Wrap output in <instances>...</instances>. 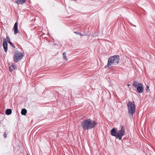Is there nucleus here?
<instances>
[{
  "mask_svg": "<svg viewBox=\"0 0 155 155\" xmlns=\"http://www.w3.org/2000/svg\"><path fill=\"white\" fill-rule=\"evenodd\" d=\"M97 123L90 118L84 120L81 122V126L84 130H89L95 127Z\"/></svg>",
  "mask_w": 155,
  "mask_h": 155,
  "instance_id": "obj_1",
  "label": "nucleus"
},
{
  "mask_svg": "<svg viewBox=\"0 0 155 155\" xmlns=\"http://www.w3.org/2000/svg\"><path fill=\"white\" fill-rule=\"evenodd\" d=\"M125 128L123 125L120 130H118L117 128H113L110 131L111 136L115 137L119 140L122 139V137L125 134Z\"/></svg>",
  "mask_w": 155,
  "mask_h": 155,
  "instance_id": "obj_2",
  "label": "nucleus"
},
{
  "mask_svg": "<svg viewBox=\"0 0 155 155\" xmlns=\"http://www.w3.org/2000/svg\"><path fill=\"white\" fill-rule=\"evenodd\" d=\"M120 60V57L118 55H114L110 57L108 59L107 66L109 67L112 65H117Z\"/></svg>",
  "mask_w": 155,
  "mask_h": 155,
  "instance_id": "obj_3",
  "label": "nucleus"
},
{
  "mask_svg": "<svg viewBox=\"0 0 155 155\" xmlns=\"http://www.w3.org/2000/svg\"><path fill=\"white\" fill-rule=\"evenodd\" d=\"M120 60V57L118 55H114L110 57L108 59L107 66L109 67L112 65H117Z\"/></svg>",
  "mask_w": 155,
  "mask_h": 155,
  "instance_id": "obj_4",
  "label": "nucleus"
},
{
  "mask_svg": "<svg viewBox=\"0 0 155 155\" xmlns=\"http://www.w3.org/2000/svg\"><path fill=\"white\" fill-rule=\"evenodd\" d=\"M128 114L133 116L135 112V104L134 101H129L127 104Z\"/></svg>",
  "mask_w": 155,
  "mask_h": 155,
  "instance_id": "obj_5",
  "label": "nucleus"
},
{
  "mask_svg": "<svg viewBox=\"0 0 155 155\" xmlns=\"http://www.w3.org/2000/svg\"><path fill=\"white\" fill-rule=\"evenodd\" d=\"M132 85L137 88L136 92L138 93H142L144 91L143 84L140 83H138L136 81H134Z\"/></svg>",
  "mask_w": 155,
  "mask_h": 155,
  "instance_id": "obj_6",
  "label": "nucleus"
},
{
  "mask_svg": "<svg viewBox=\"0 0 155 155\" xmlns=\"http://www.w3.org/2000/svg\"><path fill=\"white\" fill-rule=\"evenodd\" d=\"M24 55V53L19 52L18 50H16L13 57L14 61L15 62L19 61L23 58Z\"/></svg>",
  "mask_w": 155,
  "mask_h": 155,
  "instance_id": "obj_7",
  "label": "nucleus"
},
{
  "mask_svg": "<svg viewBox=\"0 0 155 155\" xmlns=\"http://www.w3.org/2000/svg\"><path fill=\"white\" fill-rule=\"evenodd\" d=\"M8 44L5 38H4L3 41V46L5 52H6L8 50Z\"/></svg>",
  "mask_w": 155,
  "mask_h": 155,
  "instance_id": "obj_8",
  "label": "nucleus"
},
{
  "mask_svg": "<svg viewBox=\"0 0 155 155\" xmlns=\"http://www.w3.org/2000/svg\"><path fill=\"white\" fill-rule=\"evenodd\" d=\"M18 23L16 22L14 25L13 30H14V33L15 34H16L19 31L18 28Z\"/></svg>",
  "mask_w": 155,
  "mask_h": 155,
  "instance_id": "obj_9",
  "label": "nucleus"
},
{
  "mask_svg": "<svg viewBox=\"0 0 155 155\" xmlns=\"http://www.w3.org/2000/svg\"><path fill=\"white\" fill-rule=\"evenodd\" d=\"M6 38L7 39V41L9 44L12 46V47L14 48H15V45H13V43L10 41V38L9 36H7Z\"/></svg>",
  "mask_w": 155,
  "mask_h": 155,
  "instance_id": "obj_10",
  "label": "nucleus"
},
{
  "mask_svg": "<svg viewBox=\"0 0 155 155\" xmlns=\"http://www.w3.org/2000/svg\"><path fill=\"white\" fill-rule=\"evenodd\" d=\"M12 113V110L10 109H7L5 111V114L8 115H10Z\"/></svg>",
  "mask_w": 155,
  "mask_h": 155,
  "instance_id": "obj_11",
  "label": "nucleus"
},
{
  "mask_svg": "<svg viewBox=\"0 0 155 155\" xmlns=\"http://www.w3.org/2000/svg\"><path fill=\"white\" fill-rule=\"evenodd\" d=\"M15 2L18 4H22L25 2V0H15Z\"/></svg>",
  "mask_w": 155,
  "mask_h": 155,
  "instance_id": "obj_12",
  "label": "nucleus"
},
{
  "mask_svg": "<svg viewBox=\"0 0 155 155\" xmlns=\"http://www.w3.org/2000/svg\"><path fill=\"white\" fill-rule=\"evenodd\" d=\"M27 112V110L25 109H22L21 111V114L22 115H25Z\"/></svg>",
  "mask_w": 155,
  "mask_h": 155,
  "instance_id": "obj_13",
  "label": "nucleus"
},
{
  "mask_svg": "<svg viewBox=\"0 0 155 155\" xmlns=\"http://www.w3.org/2000/svg\"><path fill=\"white\" fill-rule=\"evenodd\" d=\"M63 58L66 61H67L68 59L66 57V53L65 52H64L63 53Z\"/></svg>",
  "mask_w": 155,
  "mask_h": 155,
  "instance_id": "obj_14",
  "label": "nucleus"
},
{
  "mask_svg": "<svg viewBox=\"0 0 155 155\" xmlns=\"http://www.w3.org/2000/svg\"><path fill=\"white\" fill-rule=\"evenodd\" d=\"M146 90L147 92L150 91L149 87L148 85L146 86Z\"/></svg>",
  "mask_w": 155,
  "mask_h": 155,
  "instance_id": "obj_15",
  "label": "nucleus"
},
{
  "mask_svg": "<svg viewBox=\"0 0 155 155\" xmlns=\"http://www.w3.org/2000/svg\"><path fill=\"white\" fill-rule=\"evenodd\" d=\"M74 33L75 34H76L77 35H81V36H84L83 35H82L81 33H79V32H74Z\"/></svg>",
  "mask_w": 155,
  "mask_h": 155,
  "instance_id": "obj_16",
  "label": "nucleus"
},
{
  "mask_svg": "<svg viewBox=\"0 0 155 155\" xmlns=\"http://www.w3.org/2000/svg\"><path fill=\"white\" fill-rule=\"evenodd\" d=\"M7 135L6 133L4 132V134H3V136L5 138H6L7 137Z\"/></svg>",
  "mask_w": 155,
  "mask_h": 155,
  "instance_id": "obj_17",
  "label": "nucleus"
},
{
  "mask_svg": "<svg viewBox=\"0 0 155 155\" xmlns=\"http://www.w3.org/2000/svg\"><path fill=\"white\" fill-rule=\"evenodd\" d=\"M12 66L15 69H17V68H16V66L15 65H14L13 64H12Z\"/></svg>",
  "mask_w": 155,
  "mask_h": 155,
  "instance_id": "obj_18",
  "label": "nucleus"
},
{
  "mask_svg": "<svg viewBox=\"0 0 155 155\" xmlns=\"http://www.w3.org/2000/svg\"><path fill=\"white\" fill-rule=\"evenodd\" d=\"M9 70L10 72H11L12 71V69H11L10 67H9Z\"/></svg>",
  "mask_w": 155,
  "mask_h": 155,
  "instance_id": "obj_19",
  "label": "nucleus"
},
{
  "mask_svg": "<svg viewBox=\"0 0 155 155\" xmlns=\"http://www.w3.org/2000/svg\"><path fill=\"white\" fill-rule=\"evenodd\" d=\"M130 85V84H127V86H128V87H129Z\"/></svg>",
  "mask_w": 155,
  "mask_h": 155,
  "instance_id": "obj_20",
  "label": "nucleus"
},
{
  "mask_svg": "<svg viewBox=\"0 0 155 155\" xmlns=\"http://www.w3.org/2000/svg\"><path fill=\"white\" fill-rule=\"evenodd\" d=\"M28 155L27 154V155Z\"/></svg>",
  "mask_w": 155,
  "mask_h": 155,
  "instance_id": "obj_21",
  "label": "nucleus"
}]
</instances>
